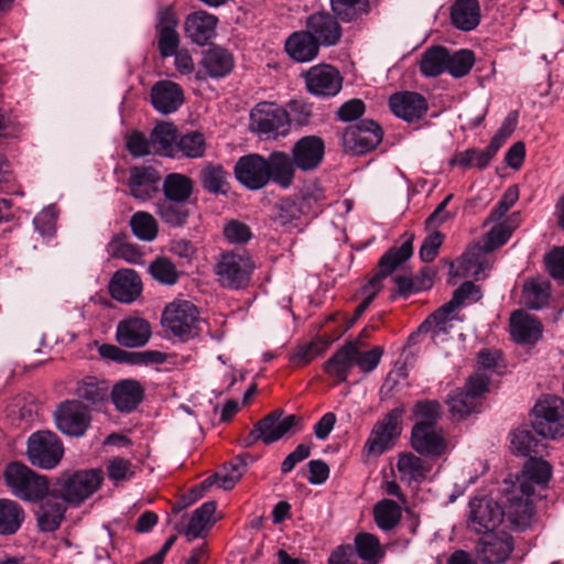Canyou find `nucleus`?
<instances>
[{
	"instance_id": "9d476101",
	"label": "nucleus",
	"mask_w": 564,
	"mask_h": 564,
	"mask_svg": "<svg viewBox=\"0 0 564 564\" xmlns=\"http://www.w3.org/2000/svg\"><path fill=\"white\" fill-rule=\"evenodd\" d=\"M26 453L32 465L52 469L62 459L64 447L55 433L40 431L29 437Z\"/></svg>"
},
{
	"instance_id": "39448f33",
	"label": "nucleus",
	"mask_w": 564,
	"mask_h": 564,
	"mask_svg": "<svg viewBox=\"0 0 564 564\" xmlns=\"http://www.w3.org/2000/svg\"><path fill=\"white\" fill-rule=\"evenodd\" d=\"M100 470H82L57 481V487L51 489L52 496H58L63 501L77 506L90 497L101 485Z\"/></svg>"
},
{
	"instance_id": "393cba45",
	"label": "nucleus",
	"mask_w": 564,
	"mask_h": 564,
	"mask_svg": "<svg viewBox=\"0 0 564 564\" xmlns=\"http://www.w3.org/2000/svg\"><path fill=\"white\" fill-rule=\"evenodd\" d=\"M152 336L150 323L140 316H128L120 321L116 328L117 343L127 348L145 346Z\"/></svg>"
},
{
	"instance_id": "ddd939ff",
	"label": "nucleus",
	"mask_w": 564,
	"mask_h": 564,
	"mask_svg": "<svg viewBox=\"0 0 564 564\" xmlns=\"http://www.w3.org/2000/svg\"><path fill=\"white\" fill-rule=\"evenodd\" d=\"M402 408H394L384 417L377 422L365 444L368 455L380 456L393 446L395 437L401 433Z\"/></svg>"
},
{
	"instance_id": "c85d7f7f",
	"label": "nucleus",
	"mask_w": 564,
	"mask_h": 564,
	"mask_svg": "<svg viewBox=\"0 0 564 564\" xmlns=\"http://www.w3.org/2000/svg\"><path fill=\"white\" fill-rule=\"evenodd\" d=\"M411 445L421 455L436 457L446 452V441L441 431L432 425L415 424L411 433Z\"/></svg>"
},
{
	"instance_id": "49530a36",
	"label": "nucleus",
	"mask_w": 564,
	"mask_h": 564,
	"mask_svg": "<svg viewBox=\"0 0 564 564\" xmlns=\"http://www.w3.org/2000/svg\"><path fill=\"white\" fill-rule=\"evenodd\" d=\"M332 12L344 22H355L367 15L369 0H329Z\"/></svg>"
},
{
	"instance_id": "58836bf2",
	"label": "nucleus",
	"mask_w": 564,
	"mask_h": 564,
	"mask_svg": "<svg viewBox=\"0 0 564 564\" xmlns=\"http://www.w3.org/2000/svg\"><path fill=\"white\" fill-rule=\"evenodd\" d=\"M497 224L484 236L481 246L485 251L491 252L495 249L503 246L511 237L512 231L519 225V214L513 213L506 217L503 220L496 221Z\"/></svg>"
},
{
	"instance_id": "603ef678",
	"label": "nucleus",
	"mask_w": 564,
	"mask_h": 564,
	"mask_svg": "<svg viewBox=\"0 0 564 564\" xmlns=\"http://www.w3.org/2000/svg\"><path fill=\"white\" fill-rule=\"evenodd\" d=\"M543 447L544 445L534 436L532 431L517 430L511 435V449L516 454L531 458L533 455L541 454Z\"/></svg>"
},
{
	"instance_id": "052dcab7",
	"label": "nucleus",
	"mask_w": 564,
	"mask_h": 564,
	"mask_svg": "<svg viewBox=\"0 0 564 564\" xmlns=\"http://www.w3.org/2000/svg\"><path fill=\"white\" fill-rule=\"evenodd\" d=\"M416 419L415 424L432 425L435 427L436 422L442 415V406L435 400L419 401L413 409Z\"/></svg>"
},
{
	"instance_id": "f3484780",
	"label": "nucleus",
	"mask_w": 564,
	"mask_h": 564,
	"mask_svg": "<svg viewBox=\"0 0 564 564\" xmlns=\"http://www.w3.org/2000/svg\"><path fill=\"white\" fill-rule=\"evenodd\" d=\"M303 77L308 93L319 97L336 96L343 86V77L338 69L328 64L312 66Z\"/></svg>"
},
{
	"instance_id": "338daca9",
	"label": "nucleus",
	"mask_w": 564,
	"mask_h": 564,
	"mask_svg": "<svg viewBox=\"0 0 564 564\" xmlns=\"http://www.w3.org/2000/svg\"><path fill=\"white\" fill-rule=\"evenodd\" d=\"M158 48L162 57H170L178 51L180 35L176 29L158 28Z\"/></svg>"
},
{
	"instance_id": "b1692460",
	"label": "nucleus",
	"mask_w": 564,
	"mask_h": 564,
	"mask_svg": "<svg viewBox=\"0 0 564 564\" xmlns=\"http://www.w3.org/2000/svg\"><path fill=\"white\" fill-rule=\"evenodd\" d=\"M291 152L297 169L303 172H311L323 162L325 142L318 135H305L293 144Z\"/></svg>"
},
{
	"instance_id": "c756f323",
	"label": "nucleus",
	"mask_w": 564,
	"mask_h": 564,
	"mask_svg": "<svg viewBox=\"0 0 564 564\" xmlns=\"http://www.w3.org/2000/svg\"><path fill=\"white\" fill-rule=\"evenodd\" d=\"M151 102L163 115L175 112L184 102L182 87L172 80H160L151 89Z\"/></svg>"
},
{
	"instance_id": "a878e982",
	"label": "nucleus",
	"mask_w": 564,
	"mask_h": 564,
	"mask_svg": "<svg viewBox=\"0 0 564 564\" xmlns=\"http://www.w3.org/2000/svg\"><path fill=\"white\" fill-rule=\"evenodd\" d=\"M389 107L394 116L406 122L421 120L429 109L425 97L414 91H400L391 95Z\"/></svg>"
},
{
	"instance_id": "7c9ffc66",
	"label": "nucleus",
	"mask_w": 564,
	"mask_h": 564,
	"mask_svg": "<svg viewBox=\"0 0 564 564\" xmlns=\"http://www.w3.org/2000/svg\"><path fill=\"white\" fill-rule=\"evenodd\" d=\"M109 291L115 300L131 303L141 294L142 282L135 271L131 269L119 270L110 281Z\"/></svg>"
},
{
	"instance_id": "0e129e2a",
	"label": "nucleus",
	"mask_w": 564,
	"mask_h": 564,
	"mask_svg": "<svg viewBox=\"0 0 564 564\" xmlns=\"http://www.w3.org/2000/svg\"><path fill=\"white\" fill-rule=\"evenodd\" d=\"M519 199V188L517 185L509 186L497 206L492 208L490 212L486 223H496L501 220L506 214L510 210V208L518 202Z\"/></svg>"
},
{
	"instance_id": "774afa93",
	"label": "nucleus",
	"mask_w": 564,
	"mask_h": 564,
	"mask_svg": "<svg viewBox=\"0 0 564 564\" xmlns=\"http://www.w3.org/2000/svg\"><path fill=\"white\" fill-rule=\"evenodd\" d=\"M246 465L247 463L242 458H238V462L232 465L231 473H227L224 476L215 475L214 477H209L202 484V487H209L215 480L218 482L220 488L230 490L240 479Z\"/></svg>"
},
{
	"instance_id": "4c0bfd02",
	"label": "nucleus",
	"mask_w": 564,
	"mask_h": 564,
	"mask_svg": "<svg viewBox=\"0 0 564 564\" xmlns=\"http://www.w3.org/2000/svg\"><path fill=\"white\" fill-rule=\"evenodd\" d=\"M451 20L459 30H474L480 22V7L478 1L456 0L451 9Z\"/></svg>"
},
{
	"instance_id": "72a5a7b5",
	"label": "nucleus",
	"mask_w": 564,
	"mask_h": 564,
	"mask_svg": "<svg viewBox=\"0 0 564 564\" xmlns=\"http://www.w3.org/2000/svg\"><path fill=\"white\" fill-rule=\"evenodd\" d=\"M284 48L288 55L299 63L314 59L319 52V45L306 29L289 35Z\"/></svg>"
},
{
	"instance_id": "a18cd8bd",
	"label": "nucleus",
	"mask_w": 564,
	"mask_h": 564,
	"mask_svg": "<svg viewBox=\"0 0 564 564\" xmlns=\"http://www.w3.org/2000/svg\"><path fill=\"white\" fill-rule=\"evenodd\" d=\"M199 178L205 191L212 194H226L229 189L228 173L224 166L207 163L199 173Z\"/></svg>"
},
{
	"instance_id": "bb28decb",
	"label": "nucleus",
	"mask_w": 564,
	"mask_h": 564,
	"mask_svg": "<svg viewBox=\"0 0 564 564\" xmlns=\"http://www.w3.org/2000/svg\"><path fill=\"white\" fill-rule=\"evenodd\" d=\"M487 253L481 242L470 245L460 258L451 264V274L480 279V274L490 268Z\"/></svg>"
},
{
	"instance_id": "a211bd4d",
	"label": "nucleus",
	"mask_w": 564,
	"mask_h": 564,
	"mask_svg": "<svg viewBox=\"0 0 564 564\" xmlns=\"http://www.w3.org/2000/svg\"><path fill=\"white\" fill-rule=\"evenodd\" d=\"M234 67L235 57L230 51L217 45L210 46L203 52L195 77L198 80L225 78Z\"/></svg>"
},
{
	"instance_id": "79ce46f5",
	"label": "nucleus",
	"mask_w": 564,
	"mask_h": 564,
	"mask_svg": "<svg viewBox=\"0 0 564 564\" xmlns=\"http://www.w3.org/2000/svg\"><path fill=\"white\" fill-rule=\"evenodd\" d=\"M25 518L23 508L14 500L0 499V534H14L22 525Z\"/></svg>"
},
{
	"instance_id": "4468645a",
	"label": "nucleus",
	"mask_w": 564,
	"mask_h": 564,
	"mask_svg": "<svg viewBox=\"0 0 564 564\" xmlns=\"http://www.w3.org/2000/svg\"><path fill=\"white\" fill-rule=\"evenodd\" d=\"M505 518L501 506L489 498H474L469 502L467 525L477 534L495 532Z\"/></svg>"
},
{
	"instance_id": "aec40b11",
	"label": "nucleus",
	"mask_w": 564,
	"mask_h": 564,
	"mask_svg": "<svg viewBox=\"0 0 564 564\" xmlns=\"http://www.w3.org/2000/svg\"><path fill=\"white\" fill-rule=\"evenodd\" d=\"M268 161L260 154L241 156L235 166L237 180L247 188L257 191L270 182Z\"/></svg>"
},
{
	"instance_id": "8fccbe9b",
	"label": "nucleus",
	"mask_w": 564,
	"mask_h": 564,
	"mask_svg": "<svg viewBox=\"0 0 564 564\" xmlns=\"http://www.w3.org/2000/svg\"><path fill=\"white\" fill-rule=\"evenodd\" d=\"M133 235L142 241H153L158 237L159 226L153 215L148 212L134 213L129 221Z\"/></svg>"
},
{
	"instance_id": "e2e57ef3",
	"label": "nucleus",
	"mask_w": 564,
	"mask_h": 564,
	"mask_svg": "<svg viewBox=\"0 0 564 564\" xmlns=\"http://www.w3.org/2000/svg\"><path fill=\"white\" fill-rule=\"evenodd\" d=\"M76 394L82 400L97 404L105 399L106 389L99 384L96 378L88 377L78 384Z\"/></svg>"
},
{
	"instance_id": "9b49d317",
	"label": "nucleus",
	"mask_w": 564,
	"mask_h": 564,
	"mask_svg": "<svg viewBox=\"0 0 564 564\" xmlns=\"http://www.w3.org/2000/svg\"><path fill=\"white\" fill-rule=\"evenodd\" d=\"M54 420L63 434L82 437L90 426L91 411L79 400H66L56 408Z\"/></svg>"
},
{
	"instance_id": "09e8293b",
	"label": "nucleus",
	"mask_w": 564,
	"mask_h": 564,
	"mask_svg": "<svg viewBox=\"0 0 564 564\" xmlns=\"http://www.w3.org/2000/svg\"><path fill=\"white\" fill-rule=\"evenodd\" d=\"M155 213L169 226L182 227L188 217V212L183 202H174L163 198L156 202Z\"/></svg>"
},
{
	"instance_id": "ea45409f",
	"label": "nucleus",
	"mask_w": 564,
	"mask_h": 564,
	"mask_svg": "<svg viewBox=\"0 0 564 564\" xmlns=\"http://www.w3.org/2000/svg\"><path fill=\"white\" fill-rule=\"evenodd\" d=\"M41 503L36 513L37 525L41 531L53 532L59 528L65 513L64 503L56 500L58 496H52Z\"/></svg>"
},
{
	"instance_id": "5701e85b",
	"label": "nucleus",
	"mask_w": 564,
	"mask_h": 564,
	"mask_svg": "<svg viewBox=\"0 0 564 564\" xmlns=\"http://www.w3.org/2000/svg\"><path fill=\"white\" fill-rule=\"evenodd\" d=\"M551 476L552 467L546 460L531 457L524 464L517 482L508 485L519 489L524 496H533L535 487H545Z\"/></svg>"
},
{
	"instance_id": "6e6d98bb",
	"label": "nucleus",
	"mask_w": 564,
	"mask_h": 564,
	"mask_svg": "<svg viewBox=\"0 0 564 564\" xmlns=\"http://www.w3.org/2000/svg\"><path fill=\"white\" fill-rule=\"evenodd\" d=\"M205 149V138L200 132L192 131L178 137L177 154L182 153L186 158L196 159L203 156Z\"/></svg>"
},
{
	"instance_id": "37998d69",
	"label": "nucleus",
	"mask_w": 564,
	"mask_h": 564,
	"mask_svg": "<svg viewBox=\"0 0 564 564\" xmlns=\"http://www.w3.org/2000/svg\"><path fill=\"white\" fill-rule=\"evenodd\" d=\"M164 198L186 203L193 194L194 182L181 173L167 174L163 181Z\"/></svg>"
},
{
	"instance_id": "69168bd1",
	"label": "nucleus",
	"mask_w": 564,
	"mask_h": 564,
	"mask_svg": "<svg viewBox=\"0 0 564 564\" xmlns=\"http://www.w3.org/2000/svg\"><path fill=\"white\" fill-rule=\"evenodd\" d=\"M107 473L110 480L115 484L130 480L133 475L132 463L123 457H112L108 460Z\"/></svg>"
},
{
	"instance_id": "2eb2a0df",
	"label": "nucleus",
	"mask_w": 564,
	"mask_h": 564,
	"mask_svg": "<svg viewBox=\"0 0 564 564\" xmlns=\"http://www.w3.org/2000/svg\"><path fill=\"white\" fill-rule=\"evenodd\" d=\"M506 496L505 517L508 528L513 531H525L534 521V507L531 496H524L509 485L503 489Z\"/></svg>"
},
{
	"instance_id": "680f3d73",
	"label": "nucleus",
	"mask_w": 564,
	"mask_h": 564,
	"mask_svg": "<svg viewBox=\"0 0 564 564\" xmlns=\"http://www.w3.org/2000/svg\"><path fill=\"white\" fill-rule=\"evenodd\" d=\"M108 250L112 257L123 259L129 263H140L142 260V252L137 246L117 237L111 239Z\"/></svg>"
},
{
	"instance_id": "f8f14e48",
	"label": "nucleus",
	"mask_w": 564,
	"mask_h": 564,
	"mask_svg": "<svg viewBox=\"0 0 564 564\" xmlns=\"http://www.w3.org/2000/svg\"><path fill=\"white\" fill-rule=\"evenodd\" d=\"M413 236H409L400 247L389 249L380 259V271L373 275L361 289L364 300L372 302L382 288V280L391 274L399 265L413 253Z\"/></svg>"
},
{
	"instance_id": "6ab92c4d",
	"label": "nucleus",
	"mask_w": 564,
	"mask_h": 564,
	"mask_svg": "<svg viewBox=\"0 0 564 564\" xmlns=\"http://www.w3.org/2000/svg\"><path fill=\"white\" fill-rule=\"evenodd\" d=\"M513 539L505 532L482 535L476 543L475 553L484 564H501L513 551Z\"/></svg>"
},
{
	"instance_id": "bf43d9fd",
	"label": "nucleus",
	"mask_w": 564,
	"mask_h": 564,
	"mask_svg": "<svg viewBox=\"0 0 564 564\" xmlns=\"http://www.w3.org/2000/svg\"><path fill=\"white\" fill-rule=\"evenodd\" d=\"M491 160L492 159L490 155H488L486 149L479 150L473 148L458 152L452 160V163L463 169H469L474 166L478 169H485L486 166H488Z\"/></svg>"
},
{
	"instance_id": "a19ab883",
	"label": "nucleus",
	"mask_w": 564,
	"mask_h": 564,
	"mask_svg": "<svg viewBox=\"0 0 564 564\" xmlns=\"http://www.w3.org/2000/svg\"><path fill=\"white\" fill-rule=\"evenodd\" d=\"M551 295V283L544 278H532L524 282L522 302L531 310H540L547 304Z\"/></svg>"
},
{
	"instance_id": "e433bc0d",
	"label": "nucleus",
	"mask_w": 564,
	"mask_h": 564,
	"mask_svg": "<svg viewBox=\"0 0 564 564\" xmlns=\"http://www.w3.org/2000/svg\"><path fill=\"white\" fill-rule=\"evenodd\" d=\"M356 357L357 345L347 343L325 362L324 371L339 381H346Z\"/></svg>"
},
{
	"instance_id": "6e6552de",
	"label": "nucleus",
	"mask_w": 564,
	"mask_h": 564,
	"mask_svg": "<svg viewBox=\"0 0 564 564\" xmlns=\"http://www.w3.org/2000/svg\"><path fill=\"white\" fill-rule=\"evenodd\" d=\"M162 324L174 336L187 340L197 335L199 324L197 307L188 301H174L165 307Z\"/></svg>"
},
{
	"instance_id": "7ed1b4c3",
	"label": "nucleus",
	"mask_w": 564,
	"mask_h": 564,
	"mask_svg": "<svg viewBox=\"0 0 564 564\" xmlns=\"http://www.w3.org/2000/svg\"><path fill=\"white\" fill-rule=\"evenodd\" d=\"M3 478L12 495L24 501H39L51 492L47 478L21 463H10Z\"/></svg>"
},
{
	"instance_id": "cd10ccee",
	"label": "nucleus",
	"mask_w": 564,
	"mask_h": 564,
	"mask_svg": "<svg viewBox=\"0 0 564 564\" xmlns=\"http://www.w3.org/2000/svg\"><path fill=\"white\" fill-rule=\"evenodd\" d=\"M218 18L204 10L189 13L184 22V33L194 44L206 45L215 35Z\"/></svg>"
},
{
	"instance_id": "f03ea898",
	"label": "nucleus",
	"mask_w": 564,
	"mask_h": 564,
	"mask_svg": "<svg viewBox=\"0 0 564 564\" xmlns=\"http://www.w3.org/2000/svg\"><path fill=\"white\" fill-rule=\"evenodd\" d=\"M254 268L252 258L245 249H235L216 257L213 272L221 288L241 290L250 283Z\"/></svg>"
},
{
	"instance_id": "c03bdc74",
	"label": "nucleus",
	"mask_w": 564,
	"mask_h": 564,
	"mask_svg": "<svg viewBox=\"0 0 564 564\" xmlns=\"http://www.w3.org/2000/svg\"><path fill=\"white\" fill-rule=\"evenodd\" d=\"M215 511L216 502L207 501L193 512L189 522L184 530V534L187 536L188 541L202 536L203 532L215 522Z\"/></svg>"
},
{
	"instance_id": "473e14b6",
	"label": "nucleus",
	"mask_w": 564,
	"mask_h": 564,
	"mask_svg": "<svg viewBox=\"0 0 564 564\" xmlns=\"http://www.w3.org/2000/svg\"><path fill=\"white\" fill-rule=\"evenodd\" d=\"M267 161L270 181L283 188H289L294 182L297 169L293 156L283 151H273L269 154Z\"/></svg>"
},
{
	"instance_id": "4d7b16f0",
	"label": "nucleus",
	"mask_w": 564,
	"mask_h": 564,
	"mask_svg": "<svg viewBox=\"0 0 564 564\" xmlns=\"http://www.w3.org/2000/svg\"><path fill=\"white\" fill-rule=\"evenodd\" d=\"M149 271L153 279L162 284L173 285L180 278L175 264L167 258H156L149 267Z\"/></svg>"
},
{
	"instance_id": "423d86ee",
	"label": "nucleus",
	"mask_w": 564,
	"mask_h": 564,
	"mask_svg": "<svg viewBox=\"0 0 564 564\" xmlns=\"http://www.w3.org/2000/svg\"><path fill=\"white\" fill-rule=\"evenodd\" d=\"M532 427L543 437L555 438L564 435V400L545 395L533 408Z\"/></svg>"
},
{
	"instance_id": "de8ad7c7",
	"label": "nucleus",
	"mask_w": 564,
	"mask_h": 564,
	"mask_svg": "<svg viewBox=\"0 0 564 564\" xmlns=\"http://www.w3.org/2000/svg\"><path fill=\"white\" fill-rule=\"evenodd\" d=\"M397 468L402 479L420 481L426 477L431 466L413 453H403L399 456Z\"/></svg>"
},
{
	"instance_id": "f704fd0d",
	"label": "nucleus",
	"mask_w": 564,
	"mask_h": 564,
	"mask_svg": "<svg viewBox=\"0 0 564 564\" xmlns=\"http://www.w3.org/2000/svg\"><path fill=\"white\" fill-rule=\"evenodd\" d=\"M153 154L177 156V128L171 122L158 123L150 133Z\"/></svg>"
},
{
	"instance_id": "0eeeda50",
	"label": "nucleus",
	"mask_w": 564,
	"mask_h": 564,
	"mask_svg": "<svg viewBox=\"0 0 564 564\" xmlns=\"http://www.w3.org/2000/svg\"><path fill=\"white\" fill-rule=\"evenodd\" d=\"M250 127L268 139L286 135L290 131V118L286 109L273 102H260L250 112Z\"/></svg>"
},
{
	"instance_id": "c9c22d12",
	"label": "nucleus",
	"mask_w": 564,
	"mask_h": 564,
	"mask_svg": "<svg viewBox=\"0 0 564 564\" xmlns=\"http://www.w3.org/2000/svg\"><path fill=\"white\" fill-rule=\"evenodd\" d=\"M144 389L135 380H122L115 384L111 398L121 412L133 411L142 401Z\"/></svg>"
},
{
	"instance_id": "f257e3e1",
	"label": "nucleus",
	"mask_w": 564,
	"mask_h": 564,
	"mask_svg": "<svg viewBox=\"0 0 564 564\" xmlns=\"http://www.w3.org/2000/svg\"><path fill=\"white\" fill-rule=\"evenodd\" d=\"M481 297L480 289L473 282H464L454 291L449 302L437 308L419 327L421 333H430L435 344L446 340L453 328L454 312L465 302H477Z\"/></svg>"
},
{
	"instance_id": "2f4dec72",
	"label": "nucleus",
	"mask_w": 564,
	"mask_h": 564,
	"mask_svg": "<svg viewBox=\"0 0 564 564\" xmlns=\"http://www.w3.org/2000/svg\"><path fill=\"white\" fill-rule=\"evenodd\" d=\"M543 332L540 321L523 311H516L510 317V333L512 338L522 344L536 343Z\"/></svg>"
},
{
	"instance_id": "412c9836",
	"label": "nucleus",
	"mask_w": 564,
	"mask_h": 564,
	"mask_svg": "<svg viewBox=\"0 0 564 564\" xmlns=\"http://www.w3.org/2000/svg\"><path fill=\"white\" fill-rule=\"evenodd\" d=\"M161 175L151 165H135L129 169L127 186L129 194L140 202L152 199L159 191Z\"/></svg>"
},
{
	"instance_id": "dca6fc26",
	"label": "nucleus",
	"mask_w": 564,
	"mask_h": 564,
	"mask_svg": "<svg viewBox=\"0 0 564 564\" xmlns=\"http://www.w3.org/2000/svg\"><path fill=\"white\" fill-rule=\"evenodd\" d=\"M383 132L378 123L372 120H362L344 131L343 144L347 150L362 154L373 150L381 142Z\"/></svg>"
},
{
	"instance_id": "864d4df0",
	"label": "nucleus",
	"mask_w": 564,
	"mask_h": 564,
	"mask_svg": "<svg viewBox=\"0 0 564 564\" xmlns=\"http://www.w3.org/2000/svg\"><path fill=\"white\" fill-rule=\"evenodd\" d=\"M377 525L384 531L393 529L401 519L400 506L390 499L378 502L373 510Z\"/></svg>"
},
{
	"instance_id": "4be33fe9",
	"label": "nucleus",
	"mask_w": 564,
	"mask_h": 564,
	"mask_svg": "<svg viewBox=\"0 0 564 564\" xmlns=\"http://www.w3.org/2000/svg\"><path fill=\"white\" fill-rule=\"evenodd\" d=\"M334 13L316 12L306 20V30L321 46L336 45L343 35V29Z\"/></svg>"
},
{
	"instance_id": "13d9d810",
	"label": "nucleus",
	"mask_w": 564,
	"mask_h": 564,
	"mask_svg": "<svg viewBox=\"0 0 564 564\" xmlns=\"http://www.w3.org/2000/svg\"><path fill=\"white\" fill-rule=\"evenodd\" d=\"M475 62L471 51L460 50L454 54L447 52L446 69L454 77H463L469 73Z\"/></svg>"
},
{
	"instance_id": "1a4fd4ad",
	"label": "nucleus",
	"mask_w": 564,
	"mask_h": 564,
	"mask_svg": "<svg viewBox=\"0 0 564 564\" xmlns=\"http://www.w3.org/2000/svg\"><path fill=\"white\" fill-rule=\"evenodd\" d=\"M488 386L489 378L484 373H476L468 379L465 390L453 391L447 399L453 419L462 420L478 411L480 397L488 390Z\"/></svg>"
},
{
	"instance_id": "20e7f679",
	"label": "nucleus",
	"mask_w": 564,
	"mask_h": 564,
	"mask_svg": "<svg viewBox=\"0 0 564 564\" xmlns=\"http://www.w3.org/2000/svg\"><path fill=\"white\" fill-rule=\"evenodd\" d=\"M302 430V420L295 414L284 415L282 411H273L257 422L248 436L245 446L249 447L258 441L265 445L272 444L288 433H296Z\"/></svg>"
},
{
	"instance_id": "5fc2aeb1",
	"label": "nucleus",
	"mask_w": 564,
	"mask_h": 564,
	"mask_svg": "<svg viewBox=\"0 0 564 564\" xmlns=\"http://www.w3.org/2000/svg\"><path fill=\"white\" fill-rule=\"evenodd\" d=\"M447 50L442 46L429 48L422 56L420 69L423 75L434 77L446 69Z\"/></svg>"
},
{
	"instance_id": "3c124183",
	"label": "nucleus",
	"mask_w": 564,
	"mask_h": 564,
	"mask_svg": "<svg viewBox=\"0 0 564 564\" xmlns=\"http://www.w3.org/2000/svg\"><path fill=\"white\" fill-rule=\"evenodd\" d=\"M358 556L369 564H378L384 556V551L378 538L370 533H359L355 538Z\"/></svg>"
}]
</instances>
